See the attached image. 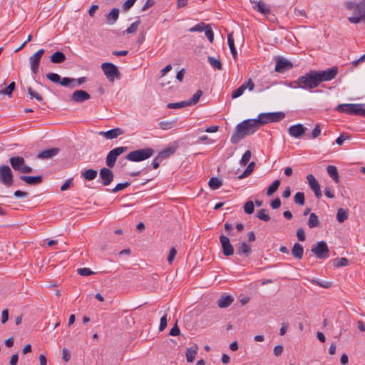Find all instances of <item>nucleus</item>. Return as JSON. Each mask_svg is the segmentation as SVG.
<instances>
[{
  "label": "nucleus",
  "instance_id": "obj_36",
  "mask_svg": "<svg viewBox=\"0 0 365 365\" xmlns=\"http://www.w3.org/2000/svg\"><path fill=\"white\" fill-rule=\"evenodd\" d=\"M175 151V149L173 148H167L163 150H161L158 154V156L159 158H160L162 160L164 159L169 158L171 156Z\"/></svg>",
  "mask_w": 365,
  "mask_h": 365
},
{
  "label": "nucleus",
  "instance_id": "obj_43",
  "mask_svg": "<svg viewBox=\"0 0 365 365\" xmlns=\"http://www.w3.org/2000/svg\"><path fill=\"white\" fill-rule=\"evenodd\" d=\"M257 217L264 222H269L270 220V217L266 212V210L261 209L257 212Z\"/></svg>",
  "mask_w": 365,
  "mask_h": 365
},
{
  "label": "nucleus",
  "instance_id": "obj_25",
  "mask_svg": "<svg viewBox=\"0 0 365 365\" xmlns=\"http://www.w3.org/2000/svg\"><path fill=\"white\" fill-rule=\"evenodd\" d=\"M237 255H244L248 257L252 253V248L250 245H248L246 242H242L237 247Z\"/></svg>",
  "mask_w": 365,
  "mask_h": 365
},
{
  "label": "nucleus",
  "instance_id": "obj_61",
  "mask_svg": "<svg viewBox=\"0 0 365 365\" xmlns=\"http://www.w3.org/2000/svg\"><path fill=\"white\" fill-rule=\"evenodd\" d=\"M180 333V330L178 327L177 324L174 325V327L170 331V335L171 336H178Z\"/></svg>",
  "mask_w": 365,
  "mask_h": 365
},
{
  "label": "nucleus",
  "instance_id": "obj_35",
  "mask_svg": "<svg viewBox=\"0 0 365 365\" xmlns=\"http://www.w3.org/2000/svg\"><path fill=\"white\" fill-rule=\"evenodd\" d=\"M176 125L177 121L175 120L160 121L159 123V127L164 130H170L175 127Z\"/></svg>",
  "mask_w": 365,
  "mask_h": 365
},
{
  "label": "nucleus",
  "instance_id": "obj_12",
  "mask_svg": "<svg viewBox=\"0 0 365 365\" xmlns=\"http://www.w3.org/2000/svg\"><path fill=\"white\" fill-rule=\"evenodd\" d=\"M44 52V49H40L29 58L31 69L34 73L38 72L40 61Z\"/></svg>",
  "mask_w": 365,
  "mask_h": 365
},
{
  "label": "nucleus",
  "instance_id": "obj_51",
  "mask_svg": "<svg viewBox=\"0 0 365 365\" xmlns=\"http://www.w3.org/2000/svg\"><path fill=\"white\" fill-rule=\"evenodd\" d=\"M46 77L51 81L56 83H59L60 80H61V76L58 74L55 73H48L46 75Z\"/></svg>",
  "mask_w": 365,
  "mask_h": 365
},
{
  "label": "nucleus",
  "instance_id": "obj_59",
  "mask_svg": "<svg viewBox=\"0 0 365 365\" xmlns=\"http://www.w3.org/2000/svg\"><path fill=\"white\" fill-rule=\"evenodd\" d=\"M321 133V128L319 124H317L312 133V138H317Z\"/></svg>",
  "mask_w": 365,
  "mask_h": 365
},
{
  "label": "nucleus",
  "instance_id": "obj_64",
  "mask_svg": "<svg viewBox=\"0 0 365 365\" xmlns=\"http://www.w3.org/2000/svg\"><path fill=\"white\" fill-rule=\"evenodd\" d=\"M274 354L276 356H279L282 354L283 351V346L282 345H277L274 348Z\"/></svg>",
  "mask_w": 365,
  "mask_h": 365
},
{
  "label": "nucleus",
  "instance_id": "obj_19",
  "mask_svg": "<svg viewBox=\"0 0 365 365\" xmlns=\"http://www.w3.org/2000/svg\"><path fill=\"white\" fill-rule=\"evenodd\" d=\"M288 131L291 136L298 138L304 135L305 128L302 124L299 123L290 126Z\"/></svg>",
  "mask_w": 365,
  "mask_h": 365
},
{
  "label": "nucleus",
  "instance_id": "obj_53",
  "mask_svg": "<svg viewBox=\"0 0 365 365\" xmlns=\"http://www.w3.org/2000/svg\"><path fill=\"white\" fill-rule=\"evenodd\" d=\"M130 185V182H123V183H118L115 185V187L112 190V192H117L118 191H120L125 188H126L127 187H128L129 185Z\"/></svg>",
  "mask_w": 365,
  "mask_h": 365
},
{
  "label": "nucleus",
  "instance_id": "obj_32",
  "mask_svg": "<svg viewBox=\"0 0 365 365\" xmlns=\"http://www.w3.org/2000/svg\"><path fill=\"white\" fill-rule=\"evenodd\" d=\"M98 175V172L93 169H88L81 173V177L88 180H94Z\"/></svg>",
  "mask_w": 365,
  "mask_h": 365
},
{
  "label": "nucleus",
  "instance_id": "obj_45",
  "mask_svg": "<svg viewBox=\"0 0 365 365\" xmlns=\"http://www.w3.org/2000/svg\"><path fill=\"white\" fill-rule=\"evenodd\" d=\"M348 262L346 257L337 258L334 260V266L335 267H345L348 264Z\"/></svg>",
  "mask_w": 365,
  "mask_h": 365
},
{
  "label": "nucleus",
  "instance_id": "obj_44",
  "mask_svg": "<svg viewBox=\"0 0 365 365\" xmlns=\"http://www.w3.org/2000/svg\"><path fill=\"white\" fill-rule=\"evenodd\" d=\"M304 194L302 192H297L294 195V202L299 205L304 204Z\"/></svg>",
  "mask_w": 365,
  "mask_h": 365
},
{
  "label": "nucleus",
  "instance_id": "obj_54",
  "mask_svg": "<svg viewBox=\"0 0 365 365\" xmlns=\"http://www.w3.org/2000/svg\"><path fill=\"white\" fill-rule=\"evenodd\" d=\"M77 272L81 276H90L93 274V272L87 267L78 269Z\"/></svg>",
  "mask_w": 365,
  "mask_h": 365
},
{
  "label": "nucleus",
  "instance_id": "obj_38",
  "mask_svg": "<svg viewBox=\"0 0 365 365\" xmlns=\"http://www.w3.org/2000/svg\"><path fill=\"white\" fill-rule=\"evenodd\" d=\"M227 41H228V46H229L230 51L232 54L233 58L236 59L237 54L236 48L235 47L234 38H232V34H228Z\"/></svg>",
  "mask_w": 365,
  "mask_h": 365
},
{
  "label": "nucleus",
  "instance_id": "obj_56",
  "mask_svg": "<svg viewBox=\"0 0 365 365\" xmlns=\"http://www.w3.org/2000/svg\"><path fill=\"white\" fill-rule=\"evenodd\" d=\"M296 235L299 241L304 242L305 240L306 236L303 228L297 229Z\"/></svg>",
  "mask_w": 365,
  "mask_h": 365
},
{
  "label": "nucleus",
  "instance_id": "obj_52",
  "mask_svg": "<svg viewBox=\"0 0 365 365\" xmlns=\"http://www.w3.org/2000/svg\"><path fill=\"white\" fill-rule=\"evenodd\" d=\"M168 314L165 313L161 318L159 325V331H163L167 327L168 324V319H167Z\"/></svg>",
  "mask_w": 365,
  "mask_h": 365
},
{
  "label": "nucleus",
  "instance_id": "obj_48",
  "mask_svg": "<svg viewBox=\"0 0 365 365\" xmlns=\"http://www.w3.org/2000/svg\"><path fill=\"white\" fill-rule=\"evenodd\" d=\"M251 156H252V153H251V151L250 150H247L242 155L241 160H240V164L242 165H246L250 158H251Z\"/></svg>",
  "mask_w": 365,
  "mask_h": 365
},
{
  "label": "nucleus",
  "instance_id": "obj_58",
  "mask_svg": "<svg viewBox=\"0 0 365 365\" xmlns=\"http://www.w3.org/2000/svg\"><path fill=\"white\" fill-rule=\"evenodd\" d=\"M136 0H127L123 5V9L124 11L129 10L135 4Z\"/></svg>",
  "mask_w": 365,
  "mask_h": 365
},
{
  "label": "nucleus",
  "instance_id": "obj_17",
  "mask_svg": "<svg viewBox=\"0 0 365 365\" xmlns=\"http://www.w3.org/2000/svg\"><path fill=\"white\" fill-rule=\"evenodd\" d=\"M293 67L292 63L281 57L276 61L275 71L278 73H284Z\"/></svg>",
  "mask_w": 365,
  "mask_h": 365
},
{
  "label": "nucleus",
  "instance_id": "obj_9",
  "mask_svg": "<svg viewBox=\"0 0 365 365\" xmlns=\"http://www.w3.org/2000/svg\"><path fill=\"white\" fill-rule=\"evenodd\" d=\"M101 68L107 78L110 81H113L115 78H118L120 77V72L118 67L112 63H102Z\"/></svg>",
  "mask_w": 365,
  "mask_h": 365
},
{
  "label": "nucleus",
  "instance_id": "obj_7",
  "mask_svg": "<svg viewBox=\"0 0 365 365\" xmlns=\"http://www.w3.org/2000/svg\"><path fill=\"white\" fill-rule=\"evenodd\" d=\"M0 182L6 187H11L13 185V173L9 165H0Z\"/></svg>",
  "mask_w": 365,
  "mask_h": 365
},
{
  "label": "nucleus",
  "instance_id": "obj_4",
  "mask_svg": "<svg viewBox=\"0 0 365 365\" xmlns=\"http://www.w3.org/2000/svg\"><path fill=\"white\" fill-rule=\"evenodd\" d=\"M335 110L339 113L365 118V104L364 103H342L338 105Z\"/></svg>",
  "mask_w": 365,
  "mask_h": 365
},
{
  "label": "nucleus",
  "instance_id": "obj_62",
  "mask_svg": "<svg viewBox=\"0 0 365 365\" xmlns=\"http://www.w3.org/2000/svg\"><path fill=\"white\" fill-rule=\"evenodd\" d=\"M270 205L273 209H277L281 206V200L279 198H276L271 202Z\"/></svg>",
  "mask_w": 365,
  "mask_h": 365
},
{
  "label": "nucleus",
  "instance_id": "obj_41",
  "mask_svg": "<svg viewBox=\"0 0 365 365\" xmlns=\"http://www.w3.org/2000/svg\"><path fill=\"white\" fill-rule=\"evenodd\" d=\"M280 185L279 180H275L272 184L268 187L267 191V195L268 196H272L278 189Z\"/></svg>",
  "mask_w": 365,
  "mask_h": 365
},
{
  "label": "nucleus",
  "instance_id": "obj_57",
  "mask_svg": "<svg viewBox=\"0 0 365 365\" xmlns=\"http://www.w3.org/2000/svg\"><path fill=\"white\" fill-rule=\"evenodd\" d=\"M176 253H177V251L175 250V247H173L170 250V253H169V255L168 257V262L170 264H171L174 260V258L176 255Z\"/></svg>",
  "mask_w": 365,
  "mask_h": 365
},
{
  "label": "nucleus",
  "instance_id": "obj_29",
  "mask_svg": "<svg viewBox=\"0 0 365 365\" xmlns=\"http://www.w3.org/2000/svg\"><path fill=\"white\" fill-rule=\"evenodd\" d=\"M304 248L302 245L299 243H294L292 249V255L298 259H301L303 257Z\"/></svg>",
  "mask_w": 365,
  "mask_h": 365
},
{
  "label": "nucleus",
  "instance_id": "obj_40",
  "mask_svg": "<svg viewBox=\"0 0 365 365\" xmlns=\"http://www.w3.org/2000/svg\"><path fill=\"white\" fill-rule=\"evenodd\" d=\"M207 61L212 67L217 68V70L222 69V66L220 59L208 56Z\"/></svg>",
  "mask_w": 365,
  "mask_h": 365
},
{
  "label": "nucleus",
  "instance_id": "obj_60",
  "mask_svg": "<svg viewBox=\"0 0 365 365\" xmlns=\"http://www.w3.org/2000/svg\"><path fill=\"white\" fill-rule=\"evenodd\" d=\"M63 360L65 362H68L71 359V354L69 351L66 348H63L62 351Z\"/></svg>",
  "mask_w": 365,
  "mask_h": 365
},
{
  "label": "nucleus",
  "instance_id": "obj_63",
  "mask_svg": "<svg viewBox=\"0 0 365 365\" xmlns=\"http://www.w3.org/2000/svg\"><path fill=\"white\" fill-rule=\"evenodd\" d=\"M9 319V311L8 309H5L2 311L1 313V322L3 324L6 323Z\"/></svg>",
  "mask_w": 365,
  "mask_h": 365
},
{
  "label": "nucleus",
  "instance_id": "obj_37",
  "mask_svg": "<svg viewBox=\"0 0 365 365\" xmlns=\"http://www.w3.org/2000/svg\"><path fill=\"white\" fill-rule=\"evenodd\" d=\"M307 225L309 228H314L315 227L319 226V221L318 220V217L315 213H311L307 222Z\"/></svg>",
  "mask_w": 365,
  "mask_h": 365
},
{
  "label": "nucleus",
  "instance_id": "obj_14",
  "mask_svg": "<svg viewBox=\"0 0 365 365\" xmlns=\"http://www.w3.org/2000/svg\"><path fill=\"white\" fill-rule=\"evenodd\" d=\"M307 180L308 181L310 188L314 192V195L316 196V197L318 199L321 198L322 194L321 192L320 185L318 181L316 180L315 177L312 174H309L308 175H307Z\"/></svg>",
  "mask_w": 365,
  "mask_h": 365
},
{
  "label": "nucleus",
  "instance_id": "obj_22",
  "mask_svg": "<svg viewBox=\"0 0 365 365\" xmlns=\"http://www.w3.org/2000/svg\"><path fill=\"white\" fill-rule=\"evenodd\" d=\"M60 150L58 148H53L51 149L45 150L39 153L37 155L38 158L40 159H48L56 155L59 153Z\"/></svg>",
  "mask_w": 365,
  "mask_h": 365
},
{
  "label": "nucleus",
  "instance_id": "obj_23",
  "mask_svg": "<svg viewBox=\"0 0 365 365\" xmlns=\"http://www.w3.org/2000/svg\"><path fill=\"white\" fill-rule=\"evenodd\" d=\"M20 180L24 181L29 185H36L42 182L43 178L41 176H26V175H21L19 177Z\"/></svg>",
  "mask_w": 365,
  "mask_h": 365
},
{
  "label": "nucleus",
  "instance_id": "obj_6",
  "mask_svg": "<svg viewBox=\"0 0 365 365\" xmlns=\"http://www.w3.org/2000/svg\"><path fill=\"white\" fill-rule=\"evenodd\" d=\"M285 114L283 112L262 113L258 115L257 120L259 127L269 123L279 122L284 119Z\"/></svg>",
  "mask_w": 365,
  "mask_h": 365
},
{
  "label": "nucleus",
  "instance_id": "obj_21",
  "mask_svg": "<svg viewBox=\"0 0 365 365\" xmlns=\"http://www.w3.org/2000/svg\"><path fill=\"white\" fill-rule=\"evenodd\" d=\"M9 163L14 170L20 172L25 164V160L20 156L11 157L9 158Z\"/></svg>",
  "mask_w": 365,
  "mask_h": 365
},
{
  "label": "nucleus",
  "instance_id": "obj_5",
  "mask_svg": "<svg viewBox=\"0 0 365 365\" xmlns=\"http://www.w3.org/2000/svg\"><path fill=\"white\" fill-rule=\"evenodd\" d=\"M154 154V150L150 148L139 149L130 152L125 159L132 162H140L148 159Z\"/></svg>",
  "mask_w": 365,
  "mask_h": 365
},
{
  "label": "nucleus",
  "instance_id": "obj_16",
  "mask_svg": "<svg viewBox=\"0 0 365 365\" xmlns=\"http://www.w3.org/2000/svg\"><path fill=\"white\" fill-rule=\"evenodd\" d=\"M220 242L222 245L223 255L227 257L232 255L234 253V249L232 245L230 244V239L225 235H221L220 237Z\"/></svg>",
  "mask_w": 365,
  "mask_h": 365
},
{
  "label": "nucleus",
  "instance_id": "obj_50",
  "mask_svg": "<svg viewBox=\"0 0 365 365\" xmlns=\"http://www.w3.org/2000/svg\"><path fill=\"white\" fill-rule=\"evenodd\" d=\"M205 34L210 43L214 41V33L212 29L209 25H207L205 29Z\"/></svg>",
  "mask_w": 365,
  "mask_h": 365
},
{
  "label": "nucleus",
  "instance_id": "obj_1",
  "mask_svg": "<svg viewBox=\"0 0 365 365\" xmlns=\"http://www.w3.org/2000/svg\"><path fill=\"white\" fill-rule=\"evenodd\" d=\"M337 73L338 68L335 66L323 71L312 70L300 76L294 83L301 88L312 89L324 81L334 79Z\"/></svg>",
  "mask_w": 365,
  "mask_h": 365
},
{
  "label": "nucleus",
  "instance_id": "obj_15",
  "mask_svg": "<svg viewBox=\"0 0 365 365\" xmlns=\"http://www.w3.org/2000/svg\"><path fill=\"white\" fill-rule=\"evenodd\" d=\"M101 179V183L104 186H107L111 183L113 180L114 175L109 168H103L100 170L99 174Z\"/></svg>",
  "mask_w": 365,
  "mask_h": 365
},
{
  "label": "nucleus",
  "instance_id": "obj_24",
  "mask_svg": "<svg viewBox=\"0 0 365 365\" xmlns=\"http://www.w3.org/2000/svg\"><path fill=\"white\" fill-rule=\"evenodd\" d=\"M197 351L198 346L196 344L187 348L185 351L187 361L189 363H192L194 361L195 356L197 354Z\"/></svg>",
  "mask_w": 365,
  "mask_h": 365
},
{
  "label": "nucleus",
  "instance_id": "obj_2",
  "mask_svg": "<svg viewBox=\"0 0 365 365\" xmlns=\"http://www.w3.org/2000/svg\"><path fill=\"white\" fill-rule=\"evenodd\" d=\"M259 125L257 119H247L237 125L235 131L231 137L230 141L232 144L238 143L245 136L255 133Z\"/></svg>",
  "mask_w": 365,
  "mask_h": 365
},
{
  "label": "nucleus",
  "instance_id": "obj_34",
  "mask_svg": "<svg viewBox=\"0 0 365 365\" xmlns=\"http://www.w3.org/2000/svg\"><path fill=\"white\" fill-rule=\"evenodd\" d=\"M255 84L251 78H249L246 82L242 84L238 88L235 89L234 91H245L248 89L250 91L254 89Z\"/></svg>",
  "mask_w": 365,
  "mask_h": 365
},
{
  "label": "nucleus",
  "instance_id": "obj_42",
  "mask_svg": "<svg viewBox=\"0 0 365 365\" xmlns=\"http://www.w3.org/2000/svg\"><path fill=\"white\" fill-rule=\"evenodd\" d=\"M209 186L212 190H217L222 185V181L217 178L212 177L209 180Z\"/></svg>",
  "mask_w": 365,
  "mask_h": 365
},
{
  "label": "nucleus",
  "instance_id": "obj_10",
  "mask_svg": "<svg viewBox=\"0 0 365 365\" xmlns=\"http://www.w3.org/2000/svg\"><path fill=\"white\" fill-rule=\"evenodd\" d=\"M202 93H195L193 96L188 101L169 103L168 104V108L170 109H178L195 105L199 101Z\"/></svg>",
  "mask_w": 365,
  "mask_h": 365
},
{
  "label": "nucleus",
  "instance_id": "obj_8",
  "mask_svg": "<svg viewBox=\"0 0 365 365\" xmlns=\"http://www.w3.org/2000/svg\"><path fill=\"white\" fill-rule=\"evenodd\" d=\"M128 150L125 146L117 147L111 150L107 155L106 158V165L109 168L114 167L117 158Z\"/></svg>",
  "mask_w": 365,
  "mask_h": 365
},
{
  "label": "nucleus",
  "instance_id": "obj_47",
  "mask_svg": "<svg viewBox=\"0 0 365 365\" xmlns=\"http://www.w3.org/2000/svg\"><path fill=\"white\" fill-rule=\"evenodd\" d=\"M254 210H255V205H254V203L252 201H251V200L247 201L244 205V210H245V212H246L247 214L253 213Z\"/></svg>",
  "mask_w": 365,
  "mask_h": 365
},
{
  "label": "nucleus",
  "instance_id": "obj_39",
  "mask_svg": "<svg viewBox=\"0 0 365 365\" xmlns=\"http://www.w3.org/2000/svg\"><path fill=\"white\" fill-rule=\"evenodd\" d=\"M255 166V163L254 162L249 163L245 171L238 177V178L242 179L249 176L253 172Z\"/></svg>",
  "mask_w": 365,
  "mask_h": 365
},
{
  "label": "nucleus",
  "instance_id": "obj_13",
  "mask_svg": "<svg viewBox=\"0 0 365 365\" xmlns=\"http://www.w3.org/2000/svg\"><path fill=\"white\" fill-rule=\"evenodd\" d=\"M87 78L86 77H81L78 79L70 78H61L59 84L64 86H68L70 88H74L78 86L81 85L82 83L86 81Z\"/></svg>",
  "mask_w": 365,
  "mask_h": 365
},
{
  "label": "nucleus",
  "instance_id": "obj_30",
  "mask_svg": "<svg viewBox=\"0 0 365 365\" xmlns=\"http://www.w3.org/2000/svg\"><path fill=\"white\" fill-rule=\"evenodd\" d=\"M66 56L61 51H56L51 56V61L53 63H61L65 61Z\"/></svg>",
  "mask_w": 365,
  "mask_h": 365
},
{
  "label": "nucleus",
  "instance_id": "obj_49",
  "mask_svg": "<svg viewBox=\"0 0 365 365\" xmlns=\"http://www.w3.org/2000/svg\"><path fill=\"white\" fill-rule=\"evenodd\" d=\"M312 282L313 283L319 285V287H324V288H329L331 287V284H332V283L331 282H328V281L322 282L317 279H313L312 280Z\"/></svg>",
  "mask_w": 365,
  "mask_h": 365
},
{
  "label": "nucleus",
  "instance_id": "obj_27",
  "mask_svg": "<svg viewBox=\"0 0 365 365\" xmlns=\"http://www.w3.org/2000/svg\"><path fill=\"white\" fill-rule=\"evenodd\" d=\"M234 301L230 295H223L217 301V305L220 308L228 307Z\"/></svg>",
  "mask_w": 365,
  "mask_h": 365
},
{
  "label": "nucleus",
  "instance_id": "obj_11",
  "mask_svg": "<svg viewBox=\"0 0 365 365\" xmlns=\"http://www.w3.org/2000/svg\"><path fill=\"white\" fill-rule=\"evenodd\" d=\"M311 251L319 259H324L329 257V250L324 241L318 242L317 245L312 247Z\"/></svg>",
  "mask_w": 365,
  "mask_h": 365
},
{
  "label": "nucleus",
  "instance_id": "obj_3",
  "mask_svg": "<svg viewBox=\"0 0 365 365\" xmlns=\"http://www.w3.org/2000/svg\"><path fill=\"white\" fill-rule=\"evenodd\" d=\"M346 8L351 11V14L348 17L350 23L357 24L365 23V0L358 3L347 1L345 3Z\"/></svg>",
  "mask_w": 365,
  "mask_h": 365
},
{
  "label": "nucleus",
  "instance_id": "obj_46",
  "mask_svg": "<svg viewBox=\"0 0 365 365\" xmlns=\"http://www.w3.org/2000/svg\"><path fill=\"white\" fill-rule=\"evenodd\" d=\"M140 24V20L138 19L133 22L126 30L125 32L128 34H133L138 30V26Z\"/></svg>",
  "mask_w": 365,
  "mask_h": 365
},
{
  "label": "nucleus",
  "instance_id": "obj_33",
  "mask_svg": "<svg viewBox=\"0 0 365 365\" xmlns=\"http://www.w3.org/2000/svg\"><path fill=\"white\" fill-rule=\"evenodd\" d=\"M329 175L334 180L335 182H339V174L336 166L328 165L327 168Z\"/></svg>",
  "mask_w": 365,
  "mask_h": 365
},
{
  "label": "nucleus",
  "instance_id": "obj_28",
  "mask_svg": "<svg viewBox=\"0 0 365 365\" xmlns=\"http://www.w3.org/2000/svg\"><path fill=\"white\" fill-rule=\"evenodd\" d=\"M119 17V9L113 8L106 16L107 24L112 25L114 24Z\"/></svg>",
  "mask_w": 365,
  "mask_h": 365
},
{
  "label": "nucleus",
  "instance_id": "obj_31",
  "mask_svg": "<svg viewBox=\"0 0 365 365\" xmlns=\"http://www.w3.org/2000/svg\"><path fill=\"white\" fill-rule=\"evenodd\" d=\"M349 212L344 208H339L336 213V220L339 223L344 222L348 219Z\"/></svg>",
  "mask_w": 365,
  "mask_h": 365
},
{
  "label": "nucleus",
  "instance_id": "obj_55",
  "mask_svg": "<svg viewBox=\"0 0 365 365\" xmlns=\"http://www.w3.org/2000/svg\"><path fill=\"white\" fill-rule=\"evenodd\" d=\"M206 26L204 23H200L195 25V26L190 28L189 31L190 32H195V31H202L204 29H205Z\"/></svg>",
  "mask_w": 365,
  "mask_h": 365
},
{
  "label": "nucleus",
  "instance_id": "obj_20",
  "mask_svg": "<svg viewBox=\"0 0 365 365\" xmlns=\"http://www.w3.org/2000/svg\"><path fill=\"white\" fill-rule=\"evenodd\" d=\"M252 4H255L253 8L259 13L267 15L270 14V6L263 1H257L250 0Z\"/></svg>",
  "mask_w": 365,
  "mask_h": 365
},
{
  "label": "nucleus",
  "instance_id": "obj_18",
  "mask_svg": "<svg viewBox=\"0 0 365 365\" xmlns=\"http://www.w3.org/2000/svg\"><path fill=\"white\" fill-rule=\"evenodd\" d=\"M124 130L120 128H115L108 131H101L98 133L99 135L105 137L106 139L112 140L118 138L119 135H123Z\"/></svg>",
  "mask_w": 365,
  "mask_h": 365
},
{
  "label": "nucleus",
  "instance_id": "obj_26",
  "mask_svg": "<svg viewBox=\"0 0 365 365\" xmlns=\"http://www.w3.org/2000/svg\"><path fill=\"white\" fill-rule=\"evenodd\" d=\"M90 98L88 93H73L70 97V101L76 103H81Z\"/></svg>",
  "mask_w": 365,
  "mask_h": 365
}]
</instances>
